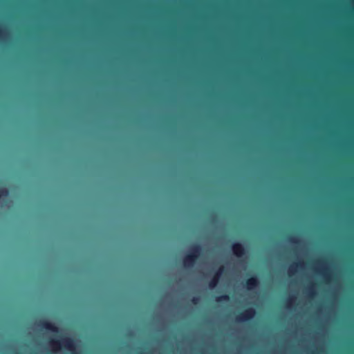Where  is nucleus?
I'll return each mask as SVG.
<instances>
[{
	"instance_id": "9b49d317",
	"label": "nucleus",
	"mask_w": 354,
	"mask_h": 354,
	"mask_svg": "<svg viewBox=\"0 0 354 354\" xmlns=\"http://www.w3.org/2000/svg\"><path fill=\"white\" fill-rule=\"evenodd\" d=\"M218 280H215V278L212 276L208 286H206L205 288H218L217 283H218Z\"/></svg>"
},
{
	"instance_id": "f8f14e48",
	"label": "nucleus",
	"mask_w": 354,
	"mask_h": 354,
	"mask_svg": "<svg viewBox=\"0 0 354 354\" xmlns=\"http://www.w3.org/2000/svg\"><path fill=\"white\" fill-rule=\"evenodd\" d=\"M288 240L290 243L294 244H298L299 243V239L296 236H290Z\"/></svg>"
},
{
	"instance_id": "20e7f679",
	"label": "nucleus",
	"mask_w": 354,
	"mask_h": 354,
	"mask_svg": "<svg viewBox=\"0 0 354 354\" xmlns=\"http://www.w3.org/2000/svg\"><path fill=\"white\" fill-rule=\"evenodd\" d=\"M256 315V310L252 307H249L239 313L236 317V320L238 322H245L248 321H250Z\"/></svg>"
},
{
	"instance_id": "7ed1b4c3",
	"label": "nucleus",
	"mask_w": 354,
	"mask_h": 354,
	"mask_svg": "<svg viewBox=\"0 0 354 354\" xmlns=\"http://www.w3.org/2000/svg\"><path fill=\"white\" fill-rule=\"evenodd\" d=\"M50 346L55 350H59L63 347L66 351H69L71 354H76V345L75 340L71 337H64L61 340L52 339L49 342Z\"/></svg>"
},
{
	"instance_id": "4468645a",
	"label": "nucleus",
	"mask_w": 354,
	"mask_h": 354,
	"mask_svg": "<svg viewBox=\"0 0 354 354\" xmlns=\"http://www.w3.org/2000/svg\"><path fill=\"white\" fill-rule=\"evenodd\" d=\"M264 288H275L274 286H265ZM276 288H291L290 286H277Z\"/></svg>"
},
{
	"instance_id": "39448f33",
	"label": "nucleus",
	"mask_w": 354,
	"mask_h": 354,
	"mask_svg": "<svg viewBox=\"0 0 354 354\" xmlns=\"http://www.w3.org/2000/svg\"><path fill=\"white\" fill-rule=\"evenodd\" d=\"M306 264L303 261H297L292 263L288 268V274L289 276H293L296 273L304 269Z\"/></svg>"
},
{
	"instance_id": "2eb2a0df",
	"label": "nucleus",
	"mask_w": 354,
	"mask_h": 354,
	"mask_svg": "<svg viewBox=\"0 0 354 354\" xmlns=\"http://www.w3.org/2000/svg\"><path fill=\"white\" fill-rule=\"evenodd\" d=\"M299 288H321V287L312 285V286H300Z\"/></svg>"
},
{
	"instance_id": "f257e3e1",
	"label": "nucleus",
	"mask_w": 354,
	"mask_h": 354,
	"mask_svg": "<svg viewBox=\"0 0 354 354\" xmlns=\"http://www.w3.org/2000/svg\"><path fill=\"white\" fill-rule=\"evenodd\" d=\"M310 270L318 277L328 280L333 274V271L325 258H319L314 261L310 265Z\"/></svg>"
},
{
	"instance_id": "a211bd4d",
	"label": "nucleus",
	"mask_w": 354,
	"mask_h": 354,
	"mask_svg": "<svg viewBox=\"0 0 354 354\" xmlns=\"http://www.w3.org/2000/svg\"><path fill=\"white\" fill-rule=\"evenodd\" d=\"M0 288H6V286H0Z\"/></svg>"
},
{
	"instance_id": "9d476101",
	"label": "nucleus",
	"mask_w": 354,
	"mask_h": 354,
	"mask_svg": "<svg viewBox=\"0 0 354 354\" xmlns=\"http://www.w3.org/2000/svg\"><path fill=\"white\" fill-rule=\"evenodd\" d=\"M9 195V191L6 187L0 188V199L3 197H7Z\"/></svg>"
},
{
	"instance_id": "ddd939ff",
	"label": "nucleus",
	"mask_w": 354,
	"mask_h": 354,
	"mask_svg": "<svg viewBox=\"0 0 354 354\" xmlns=\"http://www.w3.org/2000/svg\"><path fill=\"white\" fill-rule=\"evenodd\" d=\"M57 288H64L63 286H57ZM82 288H96L95 286H83ZM109 288H116L115 286H109ZM146 288H153L152 286H147ZM155 288H163L162 286H156ZM167 288H171V286H168Z\"/></svg>"
},
{
	"instance_id": "423d86ee",
	"label": "nucleus",
	"mask_w": 354,
	"mask_h": 354,
	"mask_svg": "<svg viewBox=\"0 0 354 354\" xmlns=\"http://www.w3.org/2000/svg\"><path fill=\"white\" fill-rule=\"evenodd\" d=\"M38 326H39L40 327H41L42 328L45 329L46 330H49V331H51L53 333L59 332V328L57 326H55L54 324H53L52 322H50L46 319L40 320L38 322Z\"/></svg>"
},
{
	"instance_id": "f3484780",
	"label": "nucleus",
	"mask_w": 354,
	"mask_h": 354,
	"mask_svg": "<svg viewBox=\"0 0 354 354\" xmlns=\"http://www.w3.org/2000/svg\"><path fill=\"white\" fill-rule=\"evenodd\" d=\"M180 288H186L185 286H180Z\"/></svg>"
},
{
	"instance_id": "1a4fd4ad",
	"label": "nucleus",
	"mask_w": 354,
	"mask_h": 354,
	"mask_svg": "<svg viewBox=\"0 0 354 354\" xmlns=\"http://www.w3.org/2000/svg\"><path fill=\"white\" fill-rule=\"evenodd\" d=\"M241 288H258L257 286V279L254 277H250L247 280L246 285Z\"/></svg>"
},
{
	"instance_id": "6e6552de",
	"label": "nucleus",
	"mask_w": 354,
	"mask_h": 354,
	"mask_svg": "<svg viewBox=\"0 0 354 354\" xmlns=\"http://www.w3.org/2000/svg\"><path fill=\"white\" fill-rule=\"evenodd\" d=\"M225 268L223 266H219L216 270L214 271L213 277L215 278V280H220L221 277L225 274Z\"/></svg>"
},
{
	"instance_id": "0eeeda50",
	"label": "nucleus",
	"mask_w": 354,
	"mask_h": 354,
	"mask_svg": "<svg viewBox=\"0 0 354 354\" xmlns=\"http://www.w3.org/2000/svg\"><path fill=\"white\" fill-rule=\"evenodd\" d=\"M232 250L233 254L239 258L243 257L246 252L245 247L240 243H233L232 245Z\"/></svg>"
},
{
	"instance_id": "f03ea898",
	"label": "nucleus",
	"mask_w": 354,
	"mask_h": 354,
	"mask_svg": "<svg viewBox=\"0 0 354 354\" xmlns=\"http://www.w3.org/2000/svg\"><path fill=\"white\" fill-rule=\"evenodd\" d=\"M202 251V247L200 244L196 243L192 245L190 251L183 259V267L187 270L192 269Z\"/></svg>"
},
{
	"instance_id": "dca6fc26",
	"label": "nucleus",
	"mask_w": 354,
	"mask_h": 354,
	"mask_svg": "<svg viewBox=\"0 0 354 354\" xmlns=\"http://www.w3.org/2000/svg\"><path fill=\"white\" fill-rule=\"evenodd\" d=\"M223 288H230V286H224ZM232 288H239V287L234 286Z\"/></svg>"
}]
</instances>
